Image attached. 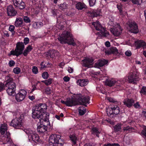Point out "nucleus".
I'll return each mask as SVG.
<instances>
[{
	"label": "nucleus",
	"instance_id": "1",
	"mask_svg": "<svg viewBox=\"0 0 146 146\" xmlns=\"http://www.w3.org/2000/svg\"><path fill=\"white\" fill-rule=\"evenodd\" d=\"M58 39L62 43H67L69 44L74 46L76 44L74 42L72 35L68 31H64L61 35L58 38Z\"/></svg>",
	"mask_w": 146,
	"mask_h": 146
},
{
	"label": "nucleus",
	"instance_id": "2",
	"mask_svg": "<svg viewBox=\"0 0 146 146\" xmlns=\"http://www.w3.org/2000/svg\"><path fill=\"white\" fill-rule=\"evenodd\" d=\"M60 137V136L59 135L52 134L50 137V143H52V145H56L57 146H62L64 141Z\"/></svg>",
	"mask_w": 146,
	"mask_h": 146
},
{
	"label": "nucleus",
	"instance_id": "3",
	"mask_svg": "<svg viewBox=\"0 0 146 146\" xmlns=\"http://www.w3.org/2000/svg\"><path fill=\"white\" fill-rule=\"evenodd\" d=\"M7 125L5 123L1 124L0 128V133L2 137H4V140H6L7 142L10 141L11 139L10 137V134L9 132L7 131Z\"/></svg>",
	"mask_w": 146,
	"mask_h": 146
},
{
	"label": "nucleus",
	"instance_id": "4",
	"mask_svg": "<svg viewBox=\"0 0 146 146\" xmlns=\"http://www.w3.org/2000/svg\"><path fill=\"white\" fill-rule=\"evenodd\" d=\"M32 110V117L35 119H38L39 121H41L42 119L43 120V119L45 118V116H46L48 113H42L35 107Z\"/></svg>",
	"mask_w": 146,
	"mask_h": 146
},
{
	"label": "nucleus",
	"instance_id": "5",
	"mask_svg": "<svg viewBox=\"0 0 146 146\" xmlns=\"http://www.w3.org/2000/svg\"><path fill=\"white\" fill-rule=\"evenodd\" d=\"M24 48L25 45L23 42H18L16 44L15 50H13L11 51V54L18 56L23 53Z\"/></svg>",
	"mask_w": 146,
	"mask_h": 146
},
{
	"label": "nucleus",
	"instance_id": "6",
	"mask_svg": "<svg viewBox=\"0 0 146 146\" xmlns=\"http://www.w3.org/2000/svg\"><path fill=\"white\" fill-rule=\"evenodd\" d=\"M96 30L100 31V35L104 37L108 36L109 35V33L106 30L105 28L102 27L99 21L93 22L92 23Z\"/></svg>",
	"mask_w": 146,
	"mask_h": 146
},
{
	"label": "nucleus",
	"instance_id": "7",
	"mask_svg": "<svg viewBox=\"0 0 146 146\" xmlns=\"http://www.w3.org/2000/svg\"><path fill=\"white\" fill-rule=\"evenodd\" d=\"M26 133L28 135L30 140L33 141L35 143L39 142L40 140L39 136L36 134L33 131L30 129L26 130Z\"/></svg>",
	"mask_w": 146,
	"mask_h": 146
},
{
	"label": "nucleus",
	"instance_id": "8",
	"mask_svg": "<svg viewBox=\"0 0 146 146\" xmlns=\"http://www.w3.org/2000/svg\"><path fill=\"white\" fill-rule=\"evenodd\" d=\"M75 97L76 99L78 102V105L82 104L86 106V104L90 103V98L88 96H82L79 94L77 95Z\"/></svg>",
	"mask_w": 146,
	"mask_h": 146
},
{
	"label": "nucleus",
	"instance_id": "9",
	"mask_svg": "<svg viewBox=\"0 0 146 146\" xmlns=\"http://www.w3.org/2000/svg\"><path fill=\"white\" fill-rule=\"evenodd\" d=\"M6 92L9 95H12L15 94L16 89L15 84L14 82L6 83L5 84Z\"/></svg>",
	"mask_w": 146,
	"mask_h": 146
},
{
	"label": "nucleus",
	"instance_id": "10",
	"mask_svg": "<svg viewBox=\"0 0 146 146\" xmlns=\"http://www.w3.org/2000/svg\"><path fill=\"white\" fill-rule=\"evenodd\" d=\"M21 115L19 118H16L13 119L9 125L16 128H19L21 126Z\"/></svg>",
	"mask_w": 146,
	"mask_h": 146
},
{
	"label": "nucleus",
	"instance_id": "11",
	"mask_svg": "<svg viewBox=\"0 0 146 146\" xmlns=\"http://www.w3.org/2000/svg\"><path fill=\"white\" fill-rule=\"evenodd\" d=\"M27 94V92L25 90H20L15 96L16 100L18 102L22 101L25 98Z\"/></svg>",
	"mask_w": 146,
	"mask_h": 146
},
{
	"label": "nucleus",
	"instance_id": "12",
	"mask_svg": "<svg viewBox=\"0 0 146 146\" xmlns=\"http://www.w3.org/2000/svg\"><path fill=\"white\" fill-rule=\"evenodd\" d=\"M110 30L114 35L116 36L119 35L122 31L120 26L117 24L115 25V26H114L113 28H111Z\"/></svg>",
	"mask_w": 146,
	"mask_h": 146
},
{
	"label": "nucleus",
	"instance_id": "13",
	"mask_svg": "<svg viewBox=\"0 0 146 146\" xmlns=\"http://www.w3.org/2000/svg\"><path fill=\"white\" fill-rule=\"evenodd\" d=\"M137 72L135 70L133 73L130 74L129 76L126 78V81L128 82L129 83H132L133 84H136L137 80L136 79L137 76H136Z\"/></svg>",
	"mask_w": 146,
	"mask_h": 146
},
{
	"label": "nucleus",
	"instance_id": "14",
	"mask_svg": "<svg viewBox=\"0 0 146 146\" xmlns=\"http://www.w3.org/2000/svg\"><path fill=\"white\" fill-rule=\"evenodd\" d=\"M128 26V29L129 31L131 33H137V25L134 22H129L127 24Z\"/></svg>",
	"mask_w": 146,
	"mask_h": 146
},
{
	"label": "nucleus",
	"instance_id": "15",
	"mask_svg": "<svg viewBox=\"0 0 146 146\" xmlns=\"http://www.w3.org/2000/svg\"><path fill=\"white\" fill-rule=\"evenodd\" d=\"M13 2L15 6L20 9H23L25 7V4L23 0H13Z\"/></svg>",
	"mask_w": 146,
	"mask_h": 146
},
{
	"label": "nucleus",
	"instance_id": "16",
	"mask_svg": "<svg viewBox=\"0 0 146 146\" xmlns=\"http://www.w3.org/2000/svg\"><path fill=\"white\" fill-rule=\"evenodd\" d=\"M93 60L92 58H87L82 60L83 62V66L88 68L92 67Z\"/></svg>",
	"mask_w": 146,
	"mask_h": 146
},
{
	"label": "nucleus",
	"instance_id": "17",
	"mask_svg": "<svg viewBox=\"0 0 146 146\" xmlns=\"http://www.w3.org/2000/svg\"><path fill=\"white\" fill-rule=\"evenodd\" d=\"M58 51L54 49L50 50L49 52H46L45 53L46 56L51 58H53L54 57L58 56Z\"/></svg>",
	"mask_w": 146,
	"mask_h": 146
},
{
	"label": "nucleus",
	"instance_id": "18",
	"mask_svg": "<svg viewBox=\"0 0 146 146\" xmlns=\"http://www.w3.org/2000/svg\"><path fill=\"white\" fill-rule=\"evenodd\" d=\"M142 47L144 50L146 49V43L143 40H137V49ZM143 54L146 56V50L143 51Z\"/></svg>",
	"mask_w": 146,
	"mask_h": 146
},
{
	"label": "nucleus",
	"instance_id": "19",
	"mask_svg": "<svg viewBox=\"0 0 146 146\" xmlns=\"http://www.w3.org/2000/svg\"><path fill=\"white\" fill-rule=\"evenodd\" d=\"M66 105L68 106H72L78 105V102L75 98H71L67 99L66 100Z\"/></svg>",
	"mask_w": 146,
	"mask_h": 146
},
{
	"label": "nucleus",
	"instance_id": "20",
	"mask_svg": "<svg viewBox=\"0 0 146 146\" xmlns=\"http://www.w3.org/2000/svg\"><path fill=\"white\" fill-rule=\"evenodd\" d=\"M7 11L8 15L9 16H15L17 14V12L11 5H10L8 6L7 8Z\"/></svg>",
	"mask_w": 146,
	"mask_h": 146
},
{
	"label": "nucleus",
	"instance_id": "21",
	"mask_svg": "<svg viewBox=\"0 0 146 146\" xmlns=\"http://www.w3.org/2000/svg\"><path fill=\"white\" fill-rule=\"evenodd\" d=\"M47 124L44 123V124H40V125L38 126L37 127V131L39 133H43L46 131L47 126L48 125V123Z\"/></svg>",
	"mask_w": 146,
	"mask_h": 146
},
{
	"label": "nucleus",
	"instance_id": "22",
	"mask_svg": "<svg viewBox=\"0 0 146 146\" xmlns=\"http://www.w3.org/2000/svg\"><path fill=\"white\" fill-rule=\"evenodd\" d=\"M35 107L37 108L38 110L40 111L42 113H45L47 108V106L45 104H39L36 105Z\"/></svg>",
	"mask_w": 146,
	"mask_h": 146
},
{
	"label": "nucleus",
	"instance_id": "23",
	"mask_svg": "<svg viewBox=\"0 0 146 146\" xmlns=\"http://www.w3.org/2000/svg\"><path fill=\"white\" fill-rule=\"evenodd\" d=\"M108 62V61L104 59H102L101 60H99L97 63H95V66L96 68H99L106 64Z\"/></svg>",
	"mask_w": 146,
	"mask_h": 146
},
{
	"label": "nucleus",
	"instance_id": "24",
	"mask_svg": "<svg viewBox=\"0 0 146 146\" xmlns=\"http://www.w3.org/2000/svg\"><path fill=\"white\" fill-rule=\"evenodd\" d=\"M106 54L109 55L111 54L114 55H117L118 52V50L115 47H111L109 50L106 52Z\"/></svg>",
	"mask_w": 146,
	"mask_h": 146
},
{
	"label": "nucleus",
	"instance_id": "25",
	"mask_svg": "<svg viewBox=\"0 0 146 146\" xmlns=\"http://www.w3.org/2000/svg\"><path fill=\"white\" fill-rule=\"evenodd\" d=\"M123 102L124 105L130 108L133 105L134 103V101L133 99L126 98L123 101Z\"/></svg>",
	"mask_w": 146,
	"mask_h": 146
},
{
	"label": "nucleus",
	"instance_id": "26",
	"mask_svg": "<svg viewBox=\"0 0 146 146\" xmlns=\"http://www.w3.org/2000/svg\"><path fill=\"white\" fill-rule=\"evenodd\" d=\"M88 83V81L87 79H79L77 81L78 85L82 87L87 85Z\"/></svg>",
	"mask_w": 146,
	"mask_h": 146
},
{
	"label": "nucleus",
	"instance_id": "27",
	"mask_svg": "<svg viewBox=\"0 0 146 146\" xmlns=\"http://www.w3.org/2000/svg\"><path fill=\"white\" fill-rule=\"evenodd\" d=\"M76 7L78 9L80 10L86 8V6L84 3L80 2H78L76 4Z\"/></svg>",
	"mask_w": 146,
	"mask_h": 146
},
{
	"label": "nucleus",
	"instance_id": "28",
	"mask_svg": "<svg viewBox=\"0 0 146 146\" xmlns=\"http://www.w3.org/2000/svg\"><path fill=\"white\" fill-rule=\"evenodd\" d=\"M115 83H117L116 81L113 79H107L106 82L107 85L110 87L113 86Z\"/></svg>",
	"mask_w": 146,
	"mask_h": 146
},
{
	"label": "nucleus",
	"instance_id": "29",
	"mask_svg": "<svg viewBox=\"0 0 146 146\" xmlns=\"http://www.w3.org/2000/svg\"><path fill=\"white\" fill-rule=\"evenodd\" d=\"M23 23L22 19L21 18L16 19L15 23V25L16 27L21 26Z\"/></svg>",
	"mask_w": 146,
	"mask_h": 146
},
{
	"label": "nucleus",
	"instance_id": "30",
	"mask_svg": "<svg viewBox=\"0 0 146 146\" xmlns=\"http://www.w3.org/2000/svg\"><path fill=\"white\" fill-rule=\"evenodd\" d=\"M49 114L48 113L47 115H46V116H45L44 118H45L44 119H43V120L42 119L41 121H39L40 124H44V123L47 124V123H48V125H49L50 123L49 121Z\"/></svg>",
	"mask_w": 146,
	"mask_h": 146
},
{
	"label": "nucleus",
	"instance_id": "31",
	"mask_svg": "<svg viewBox=\"0 0 146 146\" xmlns=\"http://www.w3.org/2000/svg\"><path fill=\"white\" fill-rule=\"evenodd\" d=\"M91 130L92 134L95 135L97 137H99V134L100 133V131L98 128L96 127H93L92 128Z\"/></svg>",
	"mask_w": 146,
	"mask_h": 146
},
{
	"label": "nucleus",
	"instance_id": "32",
	"mask_svg": "<svg viewBox=\"0 0 146 146\" xmlns=\"http://www.w3.org/2000/svg\"><path fill=\"white\" fill-rule=\"evenodd\" d=\"M79 114L80 115H83L85 113L86 108L83 106L80 107L78 109Z\"/></svg>",
	"mask_w": 146,
	"mask_h": 146
},
{
	"label": "nucleus",
	"instance_id": "33",
	"mask_svg": "<svg viewBox=\"0 0 146 146\" xmlns=\"http://www.w3.org/2000/svg\"><path fill=\"white\" fill-rule=\"evenodd\" d=\"M112 111H113L114 114L117 115L119 113V108L117 106H115L114 107L112 108Z\"/></svg>",
	"mask_w": 146,
	"mask_h": 146
},
{
	"label": "nucleus",
	"instance_id": "34",
	"mask_svg": "<svg viewBox=\"0 0 146 146\" xmlns=\"http://www.w3.org/2000/svg\"><path fill=\"white\" fill-rule=\"evenodd\" d=\"M121 125V124H118L114 127V130L115 132H117L120 131Z\"/></svg>",
	"mask_w": 146,
	"mask_h": 146
},
{
	"label": "nucleus",
	"instance_id": "35",
	"mask_svg": "<svg viewBox=\"0 0 146 146\" xmlns=\"http://www.w3.org/2000/svg\"><path fill=\"white\" fill-rule=\"evenodd\" d=\"M58 6L59 8L62 10L67 9L68 7L67 4L65 3L60 4L58 5Z\"/></svg>",
	"mask_w": 146,
	"mask_h": 146
},
{
	"label": "nucleus",
	"instance_id": "36",
	"mask_svg": "<svg viewBox=\"0 0 146 146\" xmlns=\"http://www.w3.org/2000/svg\"><path fill=\"white\" fill-rule=\"evenodd\" d=\"M133 128L132 127L128 126L126 127H125L123 128V132H125L126 133H128L129 132H130L131 130L133 129Z\"/></svg>",
	"mask_w": 146,
	"mask_h": 146
},
{
	"label": "nucleus",
	"instance_id": "37",
	"mask_svg": "<svg viewBox=\"0 0 146 146\" xmlns=\"http://www.w3.org/2000/svg\"><path fill=\"white\" fill-rule=\"evenodd\" d=\"M15 29V27L13 25H11L10 26L9 30L12 33V36L14 35L15 34V32L14 30Z\"/></svg>",
	"mask_w": 146,
	"mask_h": 146
},
{
	"label": "nucleus",
	"instance_id": "38",
	"mask_svg": "<svg viewBox=\"0 0 146 146\" xmlns=\"http://www.w3.org/2000/svg\"><path fill=\"white\" fill-rule=\"evenodd\" d=\"M6 80H7V82L6 83H11V82H13V79L11 77V76L9 75L7 76L5 78Z\"/></svg>",
	"mask_w": 146,
	"mask_h": 146
},
{
	"label": "nucleus",
	"instance_id": "39",
	"mask_svg": "<svg viewBox=\"0 0 146 146\" xmlns=\"http://www.w3.org/2000/svg\"><path fill=\"white\" fill-rule=\"evenodd\" d=\"M52 79L51 78H49L47 80H46L43 81L46 85H48L50 84L52 82Z\"/></svg>",
	"mask_w": 146,
	"mask_h": 146
},
{
	"label": "nucleus",
	"instance_id": "40",
	"mask_svg": "<svg viewBox=\"0 0 146 146\" xmlns=\"http://www.w3.org/2000/svg\"><path fill=\"white\" fill-rule=\"evenodd\" d=\"M140 93L141 94L146 95V87L143 86L141 91Z\"/></svg>",
	"mask_w": 146,
	"mask_h": 146
},
{
	"label": "nucleus",
	"instance_id": "41",
	"mask_svg": "<svg viewBox=\"0 0 146 146\" xmlns=\"http://www.w3.org/2000/svg\"><path fill=\"white\" fill-rule=\"evenodd\" d=\"M21 71V69L18 67L15 68L13 69V72L15 74H19L20 72Z\"/></svg>",
	"mask_w": 146,
	"mask_h": 146
},
{
	"label": "nucleus",
	"instance_id": "42",
	"mask_svg": "<svg viewBox=\"0 0 146 146\" xmlns=\"http://www.w3.org/2000/svg\"><path fill=\"white\" fill-rule=\"evenodd\" d=\"M70 137L71 140L72 141V142L74 144H76V137L74 135H71L70 136Z\"/></svg>",
	"mask_w": 146,
	"mask_h": 146
},
{
	"label": "nucleus",
	"instance_id": "43",
	"mask_svg": "<svg viewBox=\"0 0 146 146\" xmlns=\"http://www.w3.org/2000/svg\"><path fill=\"white\" fill-rule=\"evenodd\" d=\"M5 84L0 82V92H1L3 90H5Z\"/></svg>",
	"mask_w": 146,
	"mask_h": 146
},
{
	"label": "nucleus",
	"instance_id": "44",
	"mask_svg": "<svg viewBox=\"0 0 146 146\" xmlns=\"http://www.w3.org/2000/svg\"><path fill=\"white\" fill-rule=\"evenodd\" d=\"M52 92V90L49 87H47L45 89V92L47 94H50Z\"/></svg>",
	"mask_w": 146,
	"mask_h": 146
},
{
	"label": "nucleus",
	"instance_id": "45",
	"mask_svg": "<svg viewBox=\"0 0 146 146\" xmlns=\"http://www.w3.org/2000/svg\"><path fill=\"white\" fill-rule=\"evenodd\" d=\"M117 6L118 9L120 13H122V5L120 4H118L117 5Z\"/></svg>",
	"mask_w": 146,
	"mask_h": 146
},
{
	"label": "nucleus",
	"instance_id": "46",
	"mask_svg": "<svg viewBox=\"0 0 146 146\" xmlns=\"http://www.w3.org/2000/svg\"><path fill=\"white\" fill-rule=\"evenodd\" d=\"M32 72L34 74H37L38 73V70L37 68L35 66H34L33 67Z\"/></svg>",
	"mask_w": 146,
	"mask_h": 146
},
{
	"label": "nucleus",
	"instance_id": "47",
	"mask_svg": "<svg viewBox=\"0 0 146 146\" xmlns=\"http://www.w3.org/2000/svg\"><path fill=\"white\" fill-rule=\"evenodd\" d=\"M42 76L44 79L47 78L48 77V73L46 72H44L42 73Z\"/></svg>",
	"mask_w": 146,
	"mask_h": 146
},
{
	"label": "nucleus",
	"instance_id": "48",
	"mask_svg": "<svg viewBox=\"0 0 146 146\" xmlns=\"http://www.w3.org/2000/svg\"><path fill=\"white\" fill-rule=\"evenodd\" d=\"M23 19L24 21L26 23H30L31 22L29 18L27 16L24 17L23 18Z\"/></svg>",
	"mask_w": 146,
	"mask_h": 146
},
{
	"label": "nucleus",
	"instance_id": "49",
	"mask_svg": "<svg viewBox=\"0 0 146 146\" xmlns=\"http://www.w3.org/2000/svg\"><path fill=\"white\" fill-rule=\"evenodd\" d=\"M89 3L90 6H92L95 4L96 0H89Z\"/></svg>",
	"mask_w": 146,
	"mask_h": 146
},
{
	"label": "nucleus",
	"instance_id": "50",
	"mask_svg": "<svg viewBox=\"0 0 146 146\" xmlns=\"http://www.w3.org/2000/svg\"><path fill=\"white\" fill-rule=\"evenodd\" d=\"M107 99L110 102L114 103L117 102V101L115 100V99L113 98H111V97L107 98Z\"/></svg>",
	"mask_w": 146,
	"mask_h": 146
},
{
	"label": "nucleus",
	"instance_id": "51",
	"mask_svg": "<svg viewBox=\"0 0 146 146\" xmlns=\"http://www.w3.org/2000/svg\"><path fill=\"white\" fill-rule=\"evenodd\" d=\"M39 24L38 22L35 23L33 24V27L35 29H37L40 27Z\"/></svg>",
	"mask_w": 146,
	"mask_h": 146
},
{
	"label": "nucleus",
	"instance_id": "52",
	"mask_svg": "<svg viewBox=\"0 0 146 146\" xmlns=\"http://www.w3.org/2000/svg\"><path fill=\"white\" fill-rule=\"evenodd\" d=\"M141 133L143 136H146V126H145L143 130H142Z\"/></svg>",
	"mask_w": 146,
	"mask_h": 146
},
{
	"label": "nucleus",
	"instance_id": "53",
	"mask_svg": "<svg viewBox=\"0 0 146 146\" xmlns=\"http://www.w3.org/2000/svg\"><path fill=\"white\" fill-rule=\"evenodd\" d=\"M9 64L10 67H12L15 64V62L13 60H10L9 63Z\"/></svg>",
	"mask_w": 146,
	"mask_h": 146
},
{
	"label": "nucleus",
	"instance_id": "54",
	"mask_svg": "<svg viewBox=\"0 0 146 146\" xmlns=\"http://www.w3.org/2000/svg\"><path fill=\"white\" fill-rule=\"evenodd\" d=\"M33 49V48L30 45H29L27 47L26 49L27 50L28 52H29L31 51L32 49Z\"/></svg>",
	"mask_w": 146,
	"mask_h": 146
},
{
	"label": "nucleus",
	"instance_id": "55",
	"mask_svg": "<svg viewBox=\"0 0 146 146\" xmlns=\"http://www.w3.org/2000/svg\"><path fill=\"white\" fill-rule=\"evenodd\" d=\"M24 43L25 44H27L28 43H29V40L28 38H24Z\"/></svg>",
	"mask_w": 146,
	"mask_h": 146
},
{
	"label": "nucleus",
	"instance_id": "56",
	"mask_svg": "<svg viewBox=\"0 0 146 146\" xmlns=\"http://www.w3.org/2000/svg\"><path fill=\"white\" fill-rule=\"evenodd\" d=\"M111 110H110L109 111H107V114L109 115H111L112 114H113V111H112V108H111Z\"/></svg>",
	"mask_w": 146,
	"mask_h": 146
},
{
	"label": "nucleus",
	"instance_id": "57",
	"mask_svg": "<svg viewBox=\"0 0 146 146\" xmlns=\"http://www.w3.org/2000/svg\"><path fill=\"white\" fill-rule=\"evenodd\" d=\"M125 54L127 56H130L131 55V53L130 51H127L125 53Z\"/></svg>",
	"mask_w": 146,
	"mask_h": 146
},
{
	"label": "nucleus",
	"instance_id": "58",
	"mask_svg": "<svg viewBox=\"0 0 146 146\" xmlns=\"http://www.w3.org/2000/svg\"><path fill=\"white\" fill-rule=\"evenodd\" d=\"M145 0H137V5H141V4L145 2Z\"/></svg>",
	"mask_w": 146,
	"mask_h": 146
},
{
	"label": "nucleus",
	"instance_id": "59",
	"mask_svg": "<svg viewBox=\"0 0 146 146\" xmlns=\"http://www.w3.org/2000/svg\"><path fill=\"white\" fill-rule=\"evenodd\" d=\"M70 78L68 76H65L63 78V79L65 81L68 82L70 80Z\"/></svg>",
	"mask_w": 146,
	"mask_h": 146
},
{
	"label": "nucleus",
	"instance_id": "60",
	"mask_svg": "<svg viewBox=\"0 0 146 146\" xmlns=\"http://www.w3.org/2000/svg\"><path fill=\"white\" fill-rule=\"evenodd\" d=\"M44 62H42L40 64V65L41 66V68H44L46 67V66L44 64Z\"/></svg>",
	"mask_w": 146,
	"mask_h": 146
},
{
	"label": "nucleus",
	"instance_id": "61",
	"mask_svg": "<svg viewBox=\"0 0 146 146\" xmlns=\"http://www.w3.org/2000/svg\"><path fill=\"white\" fill-rule=\"evenodd\" d=\"M68 70L69 72L70 73H71L73 72V69L70 67H68Z\"/></svg>",
	"mask_w": 146,
	"mask_h": 146
},
{
	"label": "nucleus",
	"instance_id": "62",
	"mask_svg": "<svg viewBox=\"0 0 146 146\" xmlns=\"http://www.w3.org/2000/svg\"><path fill=\"white\" fill-rule=\"evenodd\" d=\"M29 52L26 49L24 51L23 54L25 56H26Z\"/></svg>",
	"mask_w": 146,
	"mask_h": 146
},
{
	"label": "nucleus",
	"instance_id": "63",
	"mask_svg": "<svg viewBox=\"0 0 146 146\" xmlns=\"http://www.w3.org/2000/svg\"><path fill=\"white\" fill-rule=\"evenodd\" d=\"M108 24L110 26H113V27L114 26H115V25L114 26V23L112 21H109Z\"/></svg>",
	"mask_w": 146,
	"mask_h": 146
},
{
	"label": "nucleus",
	"instance_id": "64",
	"mask_svg": "<svg viewBox=\"0 0 146 146\" xmlns=\"http://www.w3.org/2000/svg\"><path fill=\"white\" fill-rule=\"evenodd\" d=\"M106 46L107 47H109L110 46V43L108 41H107L105 42V43Z\"/></svg>",
	"mask_w": 146,
	"mask_h": 146
}]
</instances>
